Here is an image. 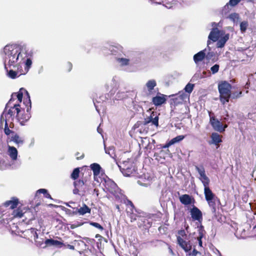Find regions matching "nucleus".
Listing matches in <instances>:
<instances>
[{
    "instance_id": "16",
    "label": "nucleus",
    "mask_w": 256,
    "mask_h": 256,
    "mask_svg": "<svg viewBox=\"0 0 256 256\" xmlns=\"http://www.w3.org/2000/svg\"><path fill=\"white\" fill-rule=\"evenodd\" d=\"M180 202L184 205H188L190 204H194L195 202L194 199L192 196L188 194H184L180 197Z\"/></svg>"
},
{
    "instance_id": "5",
    "label": "nucleus",
    "mask_w": 256,
    "mask_h": 256,
    "mask_svg": "<svg viewBox=\"0 0 256 256\" xmlns=\"http://www.w3.org/2000/svg\"><path fill=\"white\" fill-rule=\"evenodd\" d=\"M104 187L107 191L112 194L115 197L116 200L122 198L123 194L121 192L120 189L112 180L108 179L105 180Z\"/></svg>"
},
{
    "instance_id": "26",
    "label": "nucleus",
    "mask_w": 256,
    "mask_h": 256,
    "mask_svg": "<svg viewBox=\"0 0 256 256\" xmlns=\"http://www.w3.org/2000/svg\"><path fill=\"white\" fill-rule=\"evenodd\" d=\"M6 72H7L8 76L12 79L16 78L17 77L18 74H19V75L23 74L22 68H20L18 70V68L16 69V70H8V71Z\"/></svg>"
},
{
    "instance_id": "11",
    "label": "nucleus",
    "mask_w": 256,
    "mask_h": 256,
    "mask_svg": "<svg viewBox=\"0 0 256 256\" xmlns=\"http://www.w3.org/2000/svg\"><path fill=\"white\" fill-rule=\"evenodd\" d=\"M191 217L194 220L201 222L202 220V214L200 210L195 206L190 210Z\"/></svg>"
},
{
    "instance_id": "31",
    "label": "nucleus",
    "mask_w": 256,
    "mask_h": 256,
    "mask_svg": "<svg viewBox=\"0 0 256 256\" xmlns=\"http://www.w3.org/2000/svg\"><path fill=\"white\" fill-rule=\"evenodd\" d=\"M205 230L204 229L203 226H201L198 228V245L202 246V238L204 236Z\"/></svg>"
},
{
    "instance_id": "2",
    "label": "nucleus",
    "mask_w": 256,
    "mask_h": 256,
    "mask_svg": "<svg viewBox=\"0 0 256 256\" xmlns=\"http://www.w3.org/2000/svg\"><path fill=\"white\" fill-rule=\"evenodd\" d=\"M14 102V98H10L6 104L4 110L0 116L1 122L4 116L6 117L5 118H11L12 121H13L15 114L18 115L19 114L21 108L20 106L19 103L13 104Z\"/></svg>"
},
{
    "instance_id": "51",
    "label": "nucleus",
    "mask_w": 256,
    "mask_h": 256,
    "mask_svg": "<svg viewBox=\"0 0 256 256\" xmlns=\"http://www.w3.org/2000/svg\"><path fill=\"white\" fill-rule=\"evenodd\" d=\"M76 160H82V158H84V153L80 154V152H77L76 154Z\"/></svg>"
},
{
    "instance_id": "12",
    "label": "nucleus",
    "mask_w": 256,
    "mask_h": 256,
    "mask_svg": "<svg viewBox=\"0 0 256 256\" xmlns=\"http://www.w3.org/2000/svg\"><path fill=\"white\" fill-rule=\"evenodd\" d=\"M166 96L160 92H158L156 96L152 98L153 104L158 106L162 105L166 102Z\"/></svg>"
},
{
    "instance_id": "62",
    "label": "nucleus",
    "mask_w": 256,
    "mask_h": 256,
    "mask_svg": "<svg viewBox=\"0 0 256 256\" xmlns=\"http://www.w3.org/2000/svg\"><path fill=\"white\" fill-rule=\"evenodd\" d=\"M96 246H97L98 249L100 250V247H101V244H100V242L98 240L96 242Z\"/></svg>"
},
{
    "instance_id": "38",
    "label": "nucleus",
    "mask_w": 256,
    "mask_h": 256,
    "mask_svg": "<svg viewBox=\"0 0 256 256\" xmlns=\"http://www.w3.org/2000/svg\"><path fill=\"white\" fill-rule=\"evenodd\" d=\"M43 194L45 198H47L52 199L51 196L48 193V190L46 189L41 188L36 191V194Z\"/></svg>"
},
{
    "instance_id": "56",
    "label": "nucleus",
    "mask_w": 256,
    "mask_h": 256,
    "mask_svg": "<svg viewBox=\"0 0 256 256\" xmlns=\"http://www.w3.org/2000/svg\"><path fill=\"white\" fill-rule=\"evenodd\" d=\"M96 238H98V241L100 242V244L102 243V239L103 237L100 235V234H96L95 236Z\"/></svg>"
},
{
    "instance_id": "22",
    "label": "nucleus",
    "mask_w": 256,
    "mask_h": 256,
    "mask_svg": "<svg viewBox=\"0 0 256 256\" xmlns=\"http://www.w3.org/2000/svg\"><path fill=\"white\" fill-rule=\"evenodd\" d=\"M206 48L199 52L194 56V60L196 64H198L204 59L206 56Z\"/></svg>"
},
{
    "instance_id": "9",
    "label": "nucleus",
    "mask_w": 256,
    "mask_h": 256,
    "mask_svg": "<svg viewBox=\"0 0 256 256\" xmlns=\"http://www.w3.org/2000/svg\"><path fill=\"white\" fill-rule=\"evenodd\" d=\"M196 169L200 174L201 178H200L204 187L209 186L210 179L206 174V172L204 167L202 166H196Z\"/></svg>"
},
{
    "instance_id": "8",
    "label": "nucleus",
    "mask_w": 256,
    "mask_h": 256,
    "mask_svg": "<svg viewBox=\"0 0 256 256\" xmlns=\"http://www.w3.org/2000/svg\"><path fill=\"white\" fill-rule=\"evenodd\" d=\"M211 114L212 112H210V123L213 128L220 132H224V129L222 128V123L216 118L214 116H212Z\"/></svg>"
},
{
    "instance_id": "19",
    "label": "nucleus",
    "mask_w": 256,
    "mask_h": 256,
    "mask_svg": "<svg viewBox=\"0 0 256 256\" xmlns=\"http://www.w3.org/2000/svg\"><path fill=\"white\" fill-rule=\"evenodd\" d=\"M91 209L85 204H82V206L80 208H77L76 210L72 212L73 215L77 214H78L80 215H84L87 213L90 214Z\"/></svg>"
},
{
    "instance_id": "18",
    "label": "nucleus",
    "mask_w": 256,
    "mask_h": 256,
    "mask_svg": "<svg viewBox=\"0 0 256 256\" xmlns=\"http://www.w3.org/2000/svg\"><path fill=\"white\" fill-rule=\"evenodd\" d=\"M23 92H24L26 94V97L25 98H28V96L30 97V94L28 92L25 90L24 88H20L19 92H14L12 94V98H13L14 100H15V97H16L18 98V102H21L22 100L23 97Z\"/></svg>"
},
{
    "instance_id": "14",
    "label": "nucleus",
    "mask_w": 256,
    "mask_h": 256,
    "mask_svg": "<svg viewBox=\"0 0 256 256\" xmlns=\"http://www.w3.org/2000/svg\"><path fill=\"white\" fill-rule=\"evenodd\" d=\"M178 244L186 252L190 251L192 248V246L190 241H186L181 238L180 236L176 237Z\"/></svg>"
},
{
    "instance_id": "41",
    "label": "nucleus",
    "mask_w": 256,
    "mask_h": 256,
    "mask_svg": "<svg viewBox=\"0 0 256 256\" xmlns=\"http://www.w3.org/2000/svg\"><path fill=\"white\" fill-rule=\"evenodd\" d=\"M242 91L240 90H238L236 92H231V96L232 98L236 99L241 96Z\"/></svg>"
},
{
    "instance_id": "63",
    "label": "nucleus",
    "mask_w": 256,
    "mask_h": 256,
    "mask_svg": "<svg viewBox=\"0 0 256 256\" xmlns=\"http://www.w3.org/2000/svg\"><path fill=\"white\" fill-rule=\"evenodd\" d=\"M88 240L91 242H95V240L94 239H90L89 238H86V241L88 242Z\"/></svg>"
},
{
    "instance_id": "13",
    "label": "nucleus",
    "mask_w": 256,
    "mask_h": 256,
    "mask_svg": "<svg viewBox=\"0 0 256 256\" xmlns=\"http://www.w3.org/2000/svg\"><path fill=\"white\" fill-rule=\"evenodd\" d=\"M25 232L29 236V237L28 238V239L34 238L36 244L38 246H42V242L38 243V234L37 233V230L36 228H32L30 229H28V230H26Z\"/></svg>"
},
{
    "instance_id": "47",
    "label": "nucleus",
    "mask_w": 256,
    "mask_h": 256,
    "mask_svg": "<svg viewBox=\"0 0 256 256\" xmlns=\"http://www.w3.org/2000/svg\"><path fill=\"white\" fill-rule=\"evenodd\" d=\"M220 66L218 64H216L214 66H213L211 68L210 70L213 74H214L218 72L219 70Z\"/></svg>"
},
{
    "instance_id": "52",
    "label": "nucleus",
    "mask_w": 256,
    "mask_h": 256,
    "mask_svg": "<svg viewBox=\"0 0 256 256\" xmlns=\"http://www.w3.org/2000/svg\"><path fill=\"white\" fill-rule=\"evenodd\" d=\"M241 0H230L229 4L232 6H236L237 5Z\"/></svg>"
},
{
    "instance_id": "50",
    "label": "nucleus",
    "mask_w": 256,
    "mask_h": 256,
    "mask_svg": "<svg viewBox=\"0 0 256 256\" xmlns=\"http://www.w3.org/2000/svg\"><path fill=\"white\" fill-rule=\"evenodd\" d=\"M90 224L94 226L95 228H96L100 230H104V228L100 224H99L98 223V222H91L90 223Z\"/></svg>"
},
{
    "instance_id": "15",
    "label": "nucleus",
    "mask_w": 256,
    "mask_h": 256,
    "mask_svg": "<svg viewBox=\"0 0 256 256\" xmlns=\"http://www.w3.org/2000/svg\"><path fill=\"white\" fill-rule=\"evenodd\" d=\"M32 56V52H28L26 50V53L24 54V62L22 63H24L26 65L25 70H26V72L28 71L29 68L32 66V61L31 60V58Z\"/></svg>"
},
{
    "instance_id": "21",
    "label": "nucleus",
    "mask_w": 256,
    "mask_h": 256,
    "mask_svg": "<svg viewBox=\"0 0 256 256\" xmlns=\"http://www.w3.org/2000/svg\"><path fill=\"white\" fill-rule=\"evenodd\" d=\"M204 194L206 201L211 200L214 198H218V197H216L212 192L209 186L204 188Z\"/></svg>"
},
{
    "instance_id": "29",
    "label": "nucleus",
    "mask_w": 256,
    "mask_h": 256,
    "mask_svg": "<svg viewBox=\"0 0 256 256\" xmlns=\"http://www.w3.org/2000/svg\"><path fill=\"white\" fill-rule=\"evenodd\" d=\"M222 136L216 132H213L211 135V138L212 141V143L216 146H219V143L222 142Z\"/></svg>"
},
{
    "instance_id": "23",
    "label": "nucleus",
    "mask_w": 256,
    "mask_h": 256,
    "mask_svg": "<svg viewBox=\"0 0 256 256\" xmlns=\"http://www.w3.org/2000/svg\"><path fill=\"white\" fill-rule=\"evenodd\" d=\"M84 184V182L82 180H75L74 182V188L72 192L74 194H80V188L82 187Z\"/></svg>"
},
{
    "instance_id": "33",
    "label": "nucleus",
    "mask_w": 256,
    "mask_h": 256,
    "mask_svg": "<svg viewBox=\"0 0 256 256\" xmlns=\"http://www.w3.org/2000/svg\"><path fill=\"white\" fill-rule=\"evenodd\" d=\"M216 198L212 199V200L207 201L208 204L210 208H211V210L213 213H216ZM218 200V202H220L219 198H217Z\"/></svg>"
},
{
    "instance_id": "35",
    "label": "nucleus",
    "mask_w": 256,
    "mask_h": 256,
    "mask_svg": "<svg viewBox=\"0 0 256 256\" xmlns=\"http://www.w3.org/2000/svg\"><path fill=\"white\" fill-rule=\"evenodd\" d=\"M146 218H144V216H140L138 217V218L137 220V221H138L137 224H138V227L139 228H141L145 226V223H146Z\"/></svg>"
},
{
    "instance_id": "28",
    "label": "nucleus",
    "mask_w": 256,
    "mask_h": 256,
    "mask_svg": "<svg viewBox=\"0 0 256 256\" xmlns=\"http://www.w3.org/2000/svg\"><path fill=\"white\" fill-rule=\"evenodd\" d=\"M229 36V34H225L223 37L221 38L220 40H217L216 47L218 48H223L226 42L228 40Z\"/></svg>"
},
{
    "instance_id": "54",
    "label": "nucleus",
    "mask_w": 256,
    "mask_h": 256,
    "mask_svg": "<svg viewBox=\"0 0 256 256\" xmlns=\"http://www.w3.org/2000/svg\"><path fill=\"white\" fill-rule=\"evenodd\" d=\"M198 253H199V252L197 250L194 249L192 252L189 254V256H196Z\"/></svg>"
},
{
    "instance_id": "40",
    "label": "nucleus",
    "mask_w": 256,
    "mask_h": 256,
    "mask_svg": "<svg viewBox=\"0 0 256 256\" xmlns=\"http://www.w3.org/2000/svg\"><path fill=\"white\" fill-rule=\"evenodd\" d=\"M248 26V24L247 21L242 22L240 24V30L241 32H245L247 29Z\"/></svg>"
},
{
    "instance_id": "39",
    "label": "nucleus",
    "mask_w": 256,
    "mask_h": 256,
    "mask_svg": "<svg viewBox=\"0 0 256 256\" xmlns=\"http://www.w3.org/2000/svg\"><path fill=\"white\" fill-rule=\"evenodd\" d=\"M184 138H185L184 136L180 135V136H177L172 138L170 141V142H171V143H172V144H174L176 143L180 142Z\"/></svg>"
},
{
    "instance_id": "55",
    "label": "nucleus",
    "mask_w": 256,
    "mask_h": 256,
    "mask_svg": "<svg viewBox=\"0 0 256 256\" xmlns=\"http://www.w3.org/2000/svg\"><path fill=\"white\" fill-rule=\"evenodd\" d=\"M172 145V144L170 141V140L168 142H166L165 144L162 146V148H168L169 146H170Z\"/></svg>"
},
{
    "instance_id": "36",
    "label": "nucleus",
    "mask_w": 256,
    "mask_h": 256,
    "mask_svg": "<svg viewBox=\"0 0 256 256\" xmlns=\"http://www.w3.org/2000/svg\"><path fill=\"white\" fill-rule=\"evenodd\" d=\"M80 172V170L79 168H74L70 174L71 178H72L74 180H77L79 177Z\"/></svg>"
},
{
    "instance_id": "61",
    "label": "nucleus",
    "mask_w": 256,
    "mask_h": 256,
    "mask_svg": "<svg viewBox=\"0 0 256 256\" xmlns=\"http://www.w3.org/2000/svg\"><path fill=\"white\" fill-rule=\"evenodd\" d=\"M9 127H10V128H11V129H13L14 128V124L12 122H11L10 124H9Z\"/></svg>"
},
{
    "instance_id": "10",
    "label": "nucleus",
    "mask_w": 256,
    "mask_h": 256,
    "mask_svg": "<svg viewBox=\"0 0 256 256\" xmlns=\"http://www.w3.org/2000/svg\"><path fill=\"white\" fill-rule=\"evenodd\" d=\"M158 119L159 118L156 112H152L150 116L144 118V124L146 125L151 122L152 124L158 127Z\"/></svg>"
},
{
    "instance_id": "6",
    "label": "nucleus",
    "mask_w": 256,
    "mask_h": 256,
    "mask_svg": "<svg viewBox=\"0 0 256 256\" xmlns=\"http://www.w3.org/2000/svg\"><path fill=\"white\" fill-rule=\"evenodd\" d=\"M120 170L123 174L126 176H130L136 174V168L132 164L128 162L123 164L122 166H120Z\"/></svg>"
},
{
    "instance_id": "46",
    "label": "nucleus",
    "mask_w": 256,
    "mask_h": 256,
    "mask_svg": "<svg viewBox=\"0 0 256 256\" xmlns=\"http://www.w3.org/2000/svg\"><path fill=\"white\" fill-rule=\"evenodd\" d=\"M215 56V54L214 52H208L206 54V58L208 60H212Z\"/></svg>"
},
{
    "instance_id": "27",
    "label": "nucleus",
    "mask_w": 256,
    "mask_h": 256,
    "mask_svg": "<svg viewBox=\"0 0 256 256\" xmlns=\"http://www.w3.org/2000/svg\"><path fill=\"white\" fill-rule=\"evenodd\" d=\"M90 168L92 170L94 176H98L100 174V171L102 170L100 166L97 163H93L91 164Z\"/></svg>"
},
{
    "instance_id": "53",
    "label": "nucleus",
    "mask_w": 256,
    "mask_h": 256,
    "mask_svg": "<svg viewBox=\"0 0 256 256\" xmlns=\"http://www.w3.org/2000/svg\"><path fill=\"white\" fill-rule=\"evenodd\" d=\"M178 234H179L178 236H180L182 238L186 237V234L185 230L183 229L178 230Z\"/></svg>"
},
{
    "instance_id": "34",
    "label": "nucleus",
    "mask_w": 256,
    "mask_h": 256,
    "mask_svg": "<svg viewBox=\"0 0 256 256\" xmlns=\"http://www.w3.org/2000/svg\"><path fill=\"white\" fill-rule=\"evenodd\" d=\"M122 196L124 197V200H123L124 203V204H126V206H130L128 210H134V208H135V206H134V204L132 203V202L131 200H128L124 196Z\"/></svg>"
},
{
    "instance_id": "44",
    "label": "nucleus",
    "mask_w": 256,
    "mask_h": 256,
    "mask_svg": "<svg viewBox=\"0 0 256 256\" xmlns=\"http://www.w3.org/2000/svg\"><path fill=\"white\" fill-rule=\"evenodd\" d=\"M118 61L121 64L122 66H127L129 64L130 60L126 58H118Z\"/></svg>"
},
{
    "instance_id": "4",
    "label": "nucleus",
    "mask_w": 256,
    "mask_h": 256,
    "mask_svg": "<svg viewBox=\"0 0 256 256\" xmlns=\"http://www.w3.org/2000/svg\"><path fill=\"white\" fill-rule=\"evenodd\" d=\"M23 104L26 108V112H25L24 108H20L19 114L18 115H16V119L22 125H24L31 117L30 110L32 108V103L30 97L28 96V98L24 99Z\"/></svg>"
},
{
    "instance_id": "59",
    "label": "nucleus",
    "mask_w": 256,
    "mask_h": 256,
    "mask_svg": "<svg viewBox=\"0 0 256 256\" xmlns=\"http://www.w3.org/2000/svg\"><path fill=\"white\" fill-rule=\"evenodd\" d=\"M74 212V211H72L70 210V209H68V208H66V213L67 214H72V215H73V214H72V212Z\"/></svg>"
},
{
    "instance_id": "20",
    "label": "nucleus",
    "mask_w": 256,
    "mask_h": 256,
    "mask_svg": "<svg viewBox=\"0 0 256 256\" xmlns=\"http://www.w3.org/2000/svg\"><path fill=\"white\" fill-rule=\"evenodd\" d=\"M18 204V199L16 197H12L11 200L6 201L4 204V206L6 208L10 207V209L13 210L17 208Z\"/></svg>"
},
{
    "instance_id": "37",
    "label": "nucleus",
    "mask_w": 256,
    "mask_h": 256,
    "mask_svg": "<svg viewBox=\"0 0 256 256\" xmlns=\"http://www.w3.org/2000/svg\"><path fill=\"white\" fill-rule=\"evenodd\" d=\"M12 214L13 216L12 218H20L23 216L24 213L22 210L18 208L16 210H14Z\"/></svg>"
},
{
    "instance_id": "24",
    "label": "nucleus",
    "mask_w": 256,
    "mask_h": 256,
    "mask_svg": "<svg viewBox=\"0 0 256 256\" xmlns=\"http://www.w3.org/2000/svg\"><path fill=\"white\" fill-rule=\"evenodd\" d=\"M8 152L10 157L12 160H17L18 152L15 147L8 146Z\"/></svg>"
},
{
    "instance_id": "32",
    "label": "nucleus",
    "mask_w": 256,
    "mask_h": 256,
    "mask_svg": "<svg viewBox=\"0 0 256 256\" xmlns=\"http://www.w3.org/2000/svg\"><path fill=\"white\" fill-rule=\"evenodd\" d=\"M156 86V82L154 80H149L146 83V86L149 92H151Z\"/></svg>"
},
{
    "instance_id": "45",
    "label": "nucleus",
    "mask_w": 256,
    "mask_h": 256,
    "mask_svg": "<svg viewBox=\"0 0 256 256\" xmlns=\"http://www.w3.org/2000/svg\"><path fill=\"white\" fill-rule=\"evenodd\" d=\"M8 118H4V117H3V118L2 119V122H0L1 124L3 123V122H4V133L6 132V130H8L10 128L9 127V124H8Z\"/></svg>"
},
{
    "instance_id": "43",
    "label": "nucleus",
    "mask_w": 256,
    "mask_h": 256,
    "mask_svg": "<svg viewBox=\"0 0 256 256\" xmlns=\"http://www.w3.org/2000/svg\"><path fill=\"white\" fill-rule=\"evenodd\" d=\"M72 68V64L70 62H66L64 65V70L66 72H70Z\"/></svg>"
},
{
    "instance_id": "25",
    "label": "nucleus",
    "mask_w": 256,
    "mask_h": 256,
    "mask_svg": "<svg viewBox=\"0 0 256 256\" xmlns=\"http://www.w3.org/2000/svg\"><path fill=\"white\" fill-rule=\"evenodd\" d=\"M44 244H46V246H46H54L60 248L64 245V244L62 242L52 238L46 239L44 242Z\"/></svg>"
},
{
    "instance_id": "1",
    "label": "nucleus",
    "mask_w": 256,
    "mask_h": 256,
    "mask_svg": "<svg viewBox=\"0 0 256 256\" xmlns=\"http://www.w3.org/2000/svg\"><path fill=\"white\" fill-rule=\"evenodd\" d=\"M6 54L4 60V69L8 71V66L10 68H18V70L22 68L21 64L24 62V54L26 53V48L17 44H8L4 48Z\"/></svg>"
},
{
    "instance_id": "60",
    "label": "nucleus",
    "mask_w": 256,
    "mask_h": 256,
    "mask_svg": "<svg viewBox=\"0 0 256 256\" xmlns=\"http://www.w3.org/2000/svg\"><path fill=\"white\" fill-rule=\"evenodd\" d=\"M94 194H96V196H98V194H99V191H98V188H95L94 190Z\"/></svg>"
},
{
    "instance_id": "57",
    "label": "nucleus",
    "mask_w": 256,
    "mask_h": 256,
    "mask_svg": "<svg viewBox=\"0 0 256 256\" xmlns=\"http://www.w3.org/2000/svg\"><path fill=\"white\" fill-rule=\"evenodd\" d=\"M82 224H70V228L72 229H74L79 226H80Z\"/></svg>"
},
{
    "instance_id": "48",
    "label": "nucleus",
    "mask_w": 256,
    "mask_h": 256,
    "mask_svg": "<svg viewBox=\"0 0 256 256\" xmlns=\"http://www.w3.org/2000/svg\"><path fill=\"white\" fill-rule=\"evenodd\" d=\"M182 100L183 98L182 97V96H180L178 98H172V100L174 102V105H177L178 104L181 103V102L178 101V100Z\"/></svg>"
},
{
    "instance_id": "17",
    "label": "nucleus",
    "mask_w": 256,
    "mask_h": 256,
    "mask_svg": "<svg viewBox=\"0 0 256 256\" xmlns=\"http://www.w3.org/2000/svg\"><path fill=\"white\" fill-rule=\"evenodd\" d=\"M6 141L7 142H14L18 146L23 144L24 143V140L16 133L14 136H10L8 137Z\"/></svg>"
},
{
    "instance_id": "58",
    "label": "nucleus",
    "mask_w": 256,
    "mask_h": 256,
    "mask_svg": "<svg viewBox=\"0 0 256 256\" xmlns=\"http://www.w3.org/2000/svg\"><path fill=\"white\" fill-rule=\"evenodd\" d=\"M64 246H66L67 248H69L70 250H74V246H72V245H70V244H67L66 246L64 244Z\"/></svg>"
},
{
    "instance_id": "64",
    "label": "nucleus",
    "mask_w": 256,
    "mask_h": 256,
    "mask_svg": "<svg viewBox=\"0 0 256 256\" xmlns=\"http://www.w3.org/2000/svg\"><path fill=\"white\" fill-rule=\"evenodd\" d=\"M116 208L118 210V211L120 212V208L119 205L116 204Z\"/></svg>"
},
{
    "instance_id": "49",
    "label": "nucleus",
    "mask_w": 256,
    "mask_h": 256,
    "mask_svg": "<svg viewBox=\"0 0 256 256\" xmlns=\"http://www.w3.org/2000/svg\"><path fill=\"white\" fill-rule=\"evenodd\" d=\"M16 134V133L12 130V129L11 128H9L8 130H6V131L4 132V134L8 137L10 136H14Z\"/></svg>"
},
{
    "instance_id": "42",
    "label": "nucleus",
    "mask_w": 256,
    "mask_h": 256,
    "mask_svg": "<svg viewBox=\"0 0 256 256\" xmlns=\"http://www.w3.org/2000/svg\"><path fill=\"white\" fill-rule=\"evenodd\" d=\"M194 85L193 84L188 83L185 86L184 90L189 94H190L193 90Z\"/></svg>"
},
{
    "instance_id": "3",
    "label": "nucleus",
    "mask_w": 256,
    "mask_h": 256,
    "mask_svg": "<svg viewBox=\"0 0 256 256\" xmlns=\"http://www.w3.org/2000/svg\"><path fill=\"white\" fill-rule=\"evenodd\" d=\"M232 85L226 80L221 81L218 84V90L220 93V102L224 104L229 102L231 97Z\"/></svg>"
},
{
    "instance_id": "7",
    "label": "nucleus",
    "mask_w": 256,
    "mask_h": 256,
    "mask_svg": "<svg viewBox=\"0 0 256 256\" xmlns=\"http://www.w3.org/2000/svg\"><path fill=\"white\" fill-rule=\"evenodd\" d=\"M224 34V32L223 30H220L217 28H214L212 29L208 36V40L207 42L208 47L210 50V48L208 46V45L210 44V40L213 42H216L218 40L220 36Z\"/></svg>"
},
{
    "instance_id": "30",
    "label": "nucleus",
    "mask_w": 256,
    "mask_h": 256,
    "mask_svg": "<svg viewBox=\"0 0 256 256\" xmlns=\"http://www.w3.org/2000/svg\"><path fill=\"white\" fill-rule=\"evenodd\" d=\"M126 214L130 218L131 222L137 220L138 217L140 216V215L134 213V210H126Z\"/></svg>"
}]
</instances>
